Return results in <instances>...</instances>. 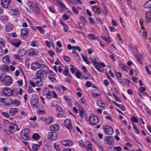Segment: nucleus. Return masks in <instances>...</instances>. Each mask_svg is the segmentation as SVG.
I'll list each match as a JSON object with an SVG mask.
<instances>
[{
  "label": "nucleus",
  "instance_id": "1",
  "mask_svg": "<svg viewBox=\"0 0 151 151\" xmlns=\"http://www.w3.org/2000/svg\"><path fill=\"white\" fill-rule=\"evenodd\" d=\"M89 121L91 125H94L97 124L99 121L97 117L94 114H92L89 116Z\"/></svg>",
  "mask_w": 151,
  "mask_h": 151
},
{
  "label": "nucleus",
  "instance_id": "2",
  "mask_svg": "<svg viewBox=\"0 0 151 151\" xmlns=\"http://www.w3.org/2000/svg\"><path fill=\"white\" fill-rule=\"evenodd\" d=\"M43 72L46 74L47 73L46 70H38L36 73V77L34 78L38 81H37V82H39L40 83H42L43 84V82L42 81V78L43 76Z\"/></svg>",
  "mask_w": 151,
  "mask_h": 151
},
{
  "label": "nucleus",
  "instance_id": "3",
  "mask_svg": "<svg viewBox=\"0 0 151 151\" xmlns=\"http://www.w3.org/2000/svg\"><path fill=\"white\" fill-rule=\"evenodd\" d=\"M29 132L30 130L28 129H25L22 130L21 134L22 139L25 140H28L29 139Z\"/></svg>",
  "mask_w": 151,
  "mask_h": 151
},
{
  "label": "nucleus",
  "instance_id": "4",
  "mask_svg": "<svg viewBox=\"0 0 151 151\" xmlns=\"http://www.w3.org/2000/svg\"><path fill=\"white\" fill-rule=\"evenodd\" d=\"M102 128L106 134L111 135L113 133V130L112 128L109 125L103 126Z\"/></svg>",
  "mask_w": 151,
  "mask_h": 151
},
{
  "label": "nucleus",
  "instance_id": "5",
  "mask_svg": "<svg viewBox=\"0 0 151 151\" xmlns=\"http://www.w3.org/2000/svg\"><path fill=\"white\" fill-rule=\"evenodd\" d=\"M105 143L108 145H113L114 143V139L111 136H106L104 137Z\"/></svg>",
  "mask_w": 151,
  "mask_h": 151
},
{
  "label": "nucleus",
  "instance_id": "6",
  "mask_svg": "<svg viewBox=\"0 0 151 151\" xmlns=\"http://www.w3.org/2000/svg\"><path fill=\"white\" fill-rule=\"evenodd\" d=\"M2 92L5 96H10L13 94L12 90L8 87H4L2 89Z\"/></svg>",
  "mask_w": 151,
  "mask_h": 151
},
{
  "label": "nucleus",
  "instance_id": "7",
  "mask_svg": "<svg viewBox=\"0 0 151 151\" xmlns=\"http://www.w3.org/2000/svg\"><path fill=\"white\" fill-rule=\"evenodd\" d=\"M37 79L34 78L32 80V81L30 80L29 81V83L30 85L32 86L33 87H36V85L37 86H41L43 84L37 82Z\"/></svg>",
  "mask_w": 151,
  "mask_h": 151
},
{
  "label": "nucleus",
  "instance_id": "8",
  "mask_svg": "<svg viewBox=\"0 0 151 151\" xmlns=\"http://www.w3.org/2000/svg\"><path fill=\"white\" fill-rule=\"evenodd\" d=\"M58 134L56 132H49L48 133V137L50 139L55 140L57 137Z\"/></svg>",
  "mask_w": 151,
  "mask_h": 151
},
{
  "label": "nucleus",
  "instance_id": "9",
  "mask_svg": "<svg viewBox=\"0 0 151 151\" xmlns=\"http://www.w3.org/2000/svg\"><path fill=\"white\" fill-rule=\"evenodd\" d=\"M105 65L104 64L101 62H99L98 64L96 65L95 67L99 71L102 72L103 71V69L102 68L105 67Z\"/></svg>",
  "mask_w": 151,
  "mask_h": 151
},
{
  "label": "nucleus",
  "instance_id": "10",
  "mask_svg": "<svg viewBox=\"0 0 151 151\" xmlns=\"http://www.w3.org/2000/svg\"><path fill=\"white\" fill-rule=\"evenodd\" d=\"M18 127L17 125L13 123H10L9 127V130L10 132H11L12 131H16L18 130L17 129Z\"/></svg>",
  "mask_w": 151,
  "mask_h": 151
},
{
  "label": "nucleus",
  "instance_id": "11",
  "mask_svg": "<svg viewBox=\"0 0 151 151\" xmlns=\"http://www.w3.org/2000/svg\"><path fill=\"white\" fill-rule=\"evenodd\" d=\"M4 81L5 85L6 86H9L12 83V80L11 77L7 75Z\"/></svg>",
  "mask_w": 151,
  "mask_h": 151
},
{
  "label": "nucleus",
  "instance_id": "12",
  "mask_svg": "<svg viewBox=\"0 0 151 151\" xmlns=\"http://www.w3.org/2000/svg\"><path fill=\"white\" fill-rule=\"evenodd\" d=\"M64 125L69 130L71 129L72 128V126L70 120L69 119H67L65 120Z\"/></svg>",
  "mask_w": 151,
  "mask_h": 151
},
{
  "label": "nucleus",
  "instance_id": "13",
  "mask_svg": "<svg viewBox=\"0 0 151 151\" xmlns=\"http://www.w3.org/2000/svg\"><path fill=\"white\" fill-rule=\"evenodd\" d=\"M10 2V0H1V4L3 8H6Z\"/></svg>",
  "mask_w": 151,
  "mask_h": 151
},
{
  "label": "nucleus",
  "instance_id": "14",
  "mask_svg": "<svg viewBox=\"0 0 151 151\" xmlns=\"http://www.w3.org/2000/svg\"><path fill=\"white\" fill-rule=\"evenodd\" d=\"M32 69L35 70L36 69L40 68V64L37 62L32 63L31 65Z\"/></svg>",
  "mask_w": 151,
  "mask_h": 151
},
{
  "label": "nucleus",
  "instance_id": "15",
  "mask_svg": "<svg viewBox=\"0 0 151 151\" xmlns=\"http://www.w3.org/2000/svg\"><path fill=\"white\" fill-rule=\"evenodd\" d=\"M42 145V143L40 141L38 142V144H34L32 146V150L33 151H37Z\"/></svg>",
  "mask_w": 151,
  "mask_h": 151
},
{
  "label": "nucleus",
  "instance_id": "16",
  "mask_svg": "<svg viewBox=\"0 0 151 151\" xmlns=\"http://www.w3.org/2000/svg\"><path fill=\"white\" fill-rule=\"evenodd\" d=\"M60 129V127L58 125L56 124H54L52 125L50 127V129L52 132L57 131Z\"/></svg>",
  "mask_w": 151,
  "mask_h": 151
},
{
  "label": "nucleus",
  "instance_id": "17",
  "mask_svg": "<svg viewBox=\"0 0 151 151\" xmlns=\"http://www.w3.org/2000/svg\"><path fill=\"white\" fill-rule=\"evenodd\" d=\"M72 142L70 140H67L65 141H63L62 142V144L63 145L66 146H71L72 145Z\"/></svg>",
  "mask_w": 151,
  "mask_h": 151
},
{
  "label": "nucleus",
  "instance_id": "18",
  "mask_svg": "<svg viewBox=\"0 0 151 151\" xmlns=\"http://www.w3.org/2000/svg\"><path fill=\"white\" fill-rule=\"evenodd\" d=\"M34 99L31 102V104H37L38 102V96L37 95L34 94L33 95Z\"/></svg>",
  "mask_w": 151,
  "mask_h": 151
},
{
  "label": "nucleus",
  "instance_id": "19",
  "mask_svg": "<svg viewBox=\"0 0 151 151\" xmlns=\"http://www.w3.org/2000/svg\"><path fill=\"white\" fill-rule=\"evenodd\" d=\"M145 15L146 22L149 23L151 22V15L150 12H146Z\"/></svg>",
  "mask_w": 151,
  "mask_h": 151
},
{
  "label": "nucleus",
  "instance_id": "20",
  "mask_svg": "<svg viewBox=\"0 0 151 151\" xmlns=\"http://www.w3.org/2000/svg\"><path fill=\"white\" fill-rule=\"evenodd\" d=\"M29 54L30 56L36 55H37L38 52L36 50L34 49H30L29 50Z\"/></svg>",
  "mask_w": 151,
  "mask_h": 151
},
{
  "label": "nucleus",
  "instance_id": "21",
  "mask_svg": "<svg viewBox=\"0 0 151 151\" xmlns=\"http://www.w3.org/2000/svg\"><path fill=\"white\" fill-rule=\"evenodd\" d=\"M2 70L5 72H7L10 70L9 66L6 65H4L1 67Z\"/></svg>",
  "mask_w": 151,
  "mask_h": 151
},
{
  "label": "nucleus",
  "instance_id": "22",
  "mask_svg": "<svg viewBox=\"0 0 151 151\" xmlns=\"http://www.w3.org/2000/svg\"><path fill=\"white\" fill-rule=\"evenodd\" d=\"M54 120V118L53 117H50L45 119V124L49 125L51 124Z\"/></svg>",
  "mask_w": 151,
  "mask_h": 151
},
{
  "label": "nucleus",
  "instance_id": "23",
  "mask_svg": "<svg viewBox=\"0 0 151 151\" xmlns=\"http://www.w3.org/2000/svg\"><path fill=\"white\" fill-rule=\"evenodd\" d=\"M18 111V109L17 108H12L9 111L10 113L12 116H13Z\"/></svg>",
  "mask_w": 151,
  "mask_h": 151
},
{
  "label": "nucleus",
  "instance_id": "24",
  "mask_svg": "<svg viewBox=\"0 0 151 151\" xmlns=\"http://www.w3.org/2000/svg\"><path fill=\"white\" fill-rule=\"evenodd\" d=\"M13 29L12 25L10 24L6 25L5 27V30L6 32H10Z\"/></svg>",
  "mask_w": 151,
  "mask_h": 151
},
{
  "label": "nucleus",
  "instance_id": "25",
  "mask_svg": "<svg viewBox=\"0 0 151 151\" xmlns=\"http://www.w3.org/2000/svg\"><path fill=\"white\" fill-rule=\"evenodd\" d=\"M21 34L22 36L27 35L28 34V29L26 28L22 29L21 31Z\"/></svg>",
  "mask_w": 151,
  "mask_h": 151
},
{
  "label": "nucleus",
  "instance_id": "26",
  "mask_svg": "<svg viewBox=\"0 0 151 151\" xmlns=\"http://www.w3.org/2000/svg\"><path fill=\"white\" fill-rule=\"evenodd\" d=\"M26 53V51L24 49H19L18 52L19 55L20 56H23Z\"/></svg>",
  "mask_w": 151,
  "mask_h": 151
},
{
  "label": "nucleus",
  "instance_id": "27",
  "mask_svg": "<svg viewBox=\"0 0 151 151\" xmlns=\"http://www.w3.org/2000/svg\"><path fill=\"white\" fill-rule=\"evenodd\" d=\"M51 147L48 145H45L43 147V151H51Z\"/></svg>",
  "mask_w": 151,
  "mask_h": 151
},
{
  "label": "nucleus",
  "instance_id": "28",
  "mask_svg": "<svg viewBox=\"0 0 151 151\" xmlns=\"http://www.w3.org/2000/svg\"><path fill=\"white\" fill-rule=\"evenodd\" d=\"M93 11L96 13L99 14L101 13V11L99 8L96 7V6H93L92 8Z\"/></svg>",
  "mask_w": 151,
  "mask_h": 151
},
{
  "label": "nucleus",
  "instance_id": "29",
  "mask_svg": "<svg viewBox=\"0 0 151 151\" xmlns=\"http://www.w3.org/2000/svg\"><path fill=\"white\" fill-rule=\"evenodd\" d=\"M2 61L6 63H8L10 62L8 56L6 55L3 57L2 58Z\"/></svg>",
  "mask_w": 151,
  "mask_h": 151
},
{
  "label": "nucleus",
  "instance_id": "30",
  "mask_svg": "<svg viewBox=\"0 0 151 151\" xmlns=\"http://www.w3.org/2000/svg\"><path fill=\"white\" fill-rule=\"evenodd\" d=\"M7 76V75L4 73H1L0 76V81L1 82L5 81Z\"/></svg>",
  "mask_w": 151,
  "mask_h": 151
},
{
  "label": "nucleus",
  "instance_id": "31",
  "mask_svg": "<svg viewBox=\"0 0 151 151\" xmlns=\"http://www.w3.org/2000/svg\"><path fill=\"white\" fill-rule=\"evenodd\" d=\"M32 138L38 140L40 139L41 136L37 133L34 134L32 136Z\"/></svg>",
  "mask_w": 151,
  "mask_h": 151
},
{
  "label": "nucleus",
  "instance_id": "32",
  "mask_svg": "<svg viewBox=\"0 0 151 151\" xmlns=\"http://www.w3.org/2000/svg\"><path fill=\"white\" fill-rule=\"evenodd\" d=\"M11 102L14 106H17L20 104V102L18 100L15 99L14 100H11Z\"/></svg>",
  "mask_w": 151,
  "mask_h": 151
},
{
  "label": "nucleus",
  "instance_id": "33",
  "mask_svg": "<svg viewBox=\"0 0 151 151\" xmlns=\"http://www.w3.org/2000/svg\"><path fill=\"white\" fill-rule=\"evenodd\" d=\"M144 6L146 8H148L151 7V0H149L146 2L144 5Z\"/></svg>",
  "mask_w": 151,
  "mask_h": 151
},
{
  "label": "nucleus",
  "instance_id": "34",
  "mask_svg": "<svg viewBox=\"0 0 151 151\" xmlns=\"http://www.w3.org/2000/svg\"><path fill=\"white\" fill-rule=\"evenodd\" d=\"M0 131L1 132H5L6 134H8V131L6 130L4 128V126L2 125L1 124H0Z\"/></svg>",
  "mask_w": 151,
  "mask_h": 151
},
{
  "label": "nucleus",
  "instance_id": "35",
  "mask_svg": "<svg viewBox=\"0 0 151 151\" xmlns=\"http://www.w3.org/2000/svg\"><path fill=\"white\" fill-rule=\"evenodd\" d=\"M10 11L12 14L14 15H17L19 13L18 11L15 9H12L10 10Z\"/></svg>",
  "mask_w": 151,
  "mask_h": 151
},
{
  "label": "nucleus",
  "instance_id": "36",
  "mask_svg": "<svg viewBox=\"0 0 151 151\" xmlns=\"http://www.w3.org/2000/svg\"><path fill=\"white\" fill-rule=\"evenodd\" d=\"M48 78L51 82L54 83H56L57 82L56 79L54 77H51V76H48Z\"/></svg>",
  "mask_w": 151,
  "mask_h": 151
},
{
  "label": "nucleus",
  "instance_id": "37",
  "mask_svg": "<svg viewBox=\"0 0 151 151\" xmlns=\"http://www.w3.org/2000/svg\"><path fill=\"white\" fill-rule=\"evenodd\" d=\"M37 112L40 114H42L45 113V111L42 108H40L37 110Z\"/></svg>",
  "mask_w": 151,
  "mask_h": 151
},
{
  "label": "nucleus",
  "instance_id": "38",
  "mask_svg": "<svg viewBox=\"0 0 151 151\" xmlns=\"http://www.w3.org/2000/svg\"><path fill=\"white\" fill-rule=\"evenodd\" d=\"M98 60V58H94L93 59L92 63L94 65L95 67V66L99 63Z\"/></svg>",
  "mask_w": 151,
  "mask_h": 151
},
{
  "label": "nucleus",
  "instance_id": "39",
  "mask_svg": "<svg viewBox=\"0 0 151 151\" xmlns=\"http://www.w3.org/2000/svg\"><path fill=\"white\" fill-rule=\"evenodd\" d=\"M81 56L84 61L87 64L89 65L90 63L88 61L87 57L85 56H83L82 54H81Z\"/></svg>",
  "mask_w": 151,
  "mask_h": 151
},
{
  "label": "nucleus",
  "instance_id": "40",
  "mask_svg": "<svg viewBox=\"0 0 151 151\" xmlns=\"http://www.w3.org/2000/svg\"><path fill=\"white\" fill-rule=\"evenodd\" d=\"M101 37L103 40L106 41L108 43H109L111 42V40L109 38H107L104 36L101 35Z\"/></svg>",
  "mask_w": 151,
  "mask_h": 151
},
{
  "label": "nucleus",
  "instance_id": "41",
  "mask_svg": "<svg viewBox=\"0 0 151 151\" xmlns=\"http://www.w3.org/2000/svg\"><path fill=\"white\" fill-rule=\"evenodd\" d=\"M60 113H58V116L59 117L61 118L62 116L64 114V112L63 111L61 107H60Z\"/></svg>",
  "mask_w": 151,
  "mask_h": 151
},
{
  "label": "nucleus",
  "instance_id": "42",
  "mask_svg": "<svg viewBox=\"0 0 151 151\" xmlns=\"http://www.w3.org/2000/svg\"><path fill=\"white\" fill-rule=\"evenodd\" d=\"M9 17L7 16H3L1 17V20L4 21H7L8 20Z\"/></svg>",
  "mask_w": 151,
  "mask_h": 151
},
{
  "label": "nucleus",
  "instance_id": "43",
  "mask_svg": "<svg viewBox=\"0 0 151 151\" xmlns=\"http://www.w3.org/2000/svg\"><path fill=\"white\" fill-rule=\"evenodd\" d=\"M35 11L36 13L37 14H40L39 11L40 10V8L39 6L37 4H36L35 5Z\"/></svg>",
  "mask_w": 151,
  "mask_h": 151
},
{
  "label": "nucleus",
  "instance_id": "44",
  "mask_svg": "<svg viewBox=\"0 0 151 151\" xmlns=\"http://www.w3.org/2000/svg\"><path fill=\"white\" fill-rule=\"evenodd\" d=\"M115 76L117 79H119L122 77V75L120 72H118L115 74Z\"/></svg>",
  "mask_w": 151,
  "mask_h": 151
},
{
  "label": "nucleus",
  "instance_id": "45",
  "mask_svg": "<svg viewBox=\"0 0 151 151\" xmlns=\"http://www.w3.org/2000/svg\"><path fill=\"white\" fill-rule=\"evenodd\" d=\"M87 36L88 38L90 40H95L96 39L95 37L93 35L91 34H88L87 35Z\"/></svg>",
  "mask_w": 151,
  "mask_h": 151
},
{
  "label": "nucleus",
  "instance_id": "46",
  "mask_svg": "<svg viewBox=\"0 0 151 151\" xmlns=\"http://www.w3.org/2000/svg\"><path fill=\"white\" fill-rule=\"evenodd\" d=\"M36 28L40 32L44 34V33L45 31L44 30L40 27H37Z\"/></svg>",
  "mask_w": 151,
  "mask_h": 151
},
{
  "label": "nucleus",
  "instance_id": "47",
  "mask_svg": "<svg viewBox=\"0 0 151 151\" xmlns=\"http://www.w3.org/2000/svg\"><path fill=\"white\" fill-rule=\"evenodd\" d=\"M63 58L67 62H69L70 60V58L67 56L64 55Z\"/></svg>",
  "mask_w": 151,
  "mask_h": 151
},
{
  "label": "nucleus",
  "instance_id": "48",
  "mask_svg": "<svg viewBox=\"0 0 151 151\" xmlns=\"http://www.w3.org/2000/svg\"><path fill=\"white\" fill-rule=\"evenodd\" d=\"M51 92L50 91L47 94V98L48 99H51L52 97V95L51 94Z\"/></svg>",
  "mask_w": 151,
  "mask_h": 151
},
{
  "label": "nucleus",
  "instance_id": "49",
  "mask_svg": "<svg viewBox=\"0 0 151 151\" xmlns=\"http://www.w3.org/2000/svg\"><path fill=\"white\" fill-rule=\"evenodd\" d=\"M86 150L88 151H92V145L91 144L86 147Z\"/></svg>",
  "mask_w": 151,
  "mask_h": 151
},
{
  "label": "nucleus",
  "instance_id": "50",
  "mask_svg": "<svg viewBox=\"0 0 151 151\" xmlns=\"http://www.w3.org/2000/svg\"><path fill=\"white\" fill-rule=\"evenodd\" d=\"M58 104V102L56 101H54L52 102V106H57Z\"/></svg>",
  "mask_w": 151,
  "mask_h": 151
},
{
  "label": "nucleus",
  "instance_id": "51",
  "mask_svg": "<svg viewBox=\"0 0 151 151\" xmlns=\"http://www.w3.org/2000/svg\"><path fill=\"white\" fill-rule=\"evenodd\" d=\"M131 121L132 122L137 123L138 122L136 118L134 116H133L131 118Z\"/></svg>",
  "mask_w": 151,
  "mask_h": 151
},
{
  "label": "nucleus",
  "instance_id": "52",
  "mask_svg": "<svg viewBox=\"0 0 151 151\" xmlns=\"http://www.w3.org/2000/svg\"><path fill=\"white\" fill-rule=\"evenodd\" d=\"M133 129L134 130V132L136 133L139 134V131L138 129L137 128L136 126L134 125L133 127Z\"/></svg>",
  "mask_w": 151,
  "mask_h": 151
},
{
  "label": "nucleus",
  "instance_id": "53",
  "mask_svg": "<svg viewBox=\"0 0 151 151\" xmlns=\"http://www.w3.org/2000/svg\"><path fill=\"white\" fill-rule=\"evenodd\" d=\"M92 96L96 98H98L100 96V95L99 93H93L92 94Z\"/></svg>",
  "mask_w": 151,
  "mask_h": 151
},
{
  "label": "nucleus",
  "instance_id": "54",
  "mask_svg": "<svg viewBox=\"0 0 151 151\" xmlns=\"http://www.w3.org/2000/svg\"><path fill=\"white\" fill-rule=\"evenodd\" d=\"M68 71V68H65L64 71H63V73L64 74H65L66 76H68V74L69 73Z\"/></svg>",
  "mask_w": 151,
  "mask_h": 151
},
{
  "label": "nucleus",
  "instance_id": "55",
  "mask_svg": "<svg viewBox=\"0 0 151 151\" xmlns=\"http://www.w3.org/2000/svg\"><path fill=\"white\" fill-rule=\"evenodd\" d=\"M40 68H45V70H46V71L48 70V67H47V66H46L44 64L40 65Z\"/></svg>",
  "mask_w": 151,
  "mask_h": 151
},
{
  "label": "nucleus",
  "instance_id": "56",
  "mask_svg": "<svg viewBox=\"0 0 151 151\" xmlns=\"http://www.w3.org/2000/svg\"><path fill=\"white\" fill-rule=\"evenodd\" d=\"M96 19L97 20V23L101 24H103V22L101 21V19L97 17L96 18Z\"/></svg>",
  "mask_w": 151,
  "mask_h": 151
},
{
  "label": "nucleus",
  "instance_id": "57",
  "mask_svg": "<svg viewBox=\"0 0 151 151\" xmlns=\"http://www.w3.org/2000/svg\"><path fill=\"white\" fill-rule=\"evenodd\" d=\"M21 44V42H18L16 43H13V45L17 47H18L20 44Z\"/></svg>",
  "mask_w": 151,
  "mask_h": 151
},
{
  "label": "nucleus",
  "instance_id": "58",
  "mask_svg": "<svg viewBox=\"0 0 151 151\" xmlns=\"http://www.w3.org/2000/svg\"><path fill=\"white\" fill-rule=\"evenodd\" d=\"M1 114L4 116H5L6 117H8L9 116V114L6 112H3L1 113Z\"/></svg>",
  "mask_w": 151,
  "mask_h": 151
},
{
  "label": "nucleus",
  "instance_id": "59",
  "mask_svg": "<svg viewBox=\"0 0 151 151\" xmlns=\"http://www.w3.org/2000/svg\"><path fill=\"white\" fill-rule=\"evenodd\" d=\"M49 73H50V75L51 77H54L56 76V75L51 70H49Z\"/></svg>",
  "mask_w": 151,
  "mask_h": 151
},
{
  "label": "nucleus",
  "instance_id": "60",
  "mask_svg": "<svg viewBox=\"0 0 151 151\" xmlns=\"http://www.w3.org/2000/svg\"><path fill=\"white\" fill-rule=\"evenodd\" d=\"M72 10L73 11L74 13L78 14V10L74 6H73L72 7Z\"/></svg>",
  "mask_w": 151,
  "mask_h": 151
},
{
  "label": "nucleus",
  "instance_id": "61",
  "mask_svg": "<svg viewBox=\"0 0 151 151\" xmlns=\"http://www.w3.org/2000/svg\"><path fill=\"white\" fill-rule=\"evenodd\" d=\"M63 19L65 20H67L68 19L69 17L68 15L65 14H64L63 16Z\"/></svg>",
  "mask_w": 151,
  "mask_h": 151
},
{
  "label": "nucleus",
  "instance_id": "62",
  "mask_svg": "<svg viewBox=\"0 0 151 151\" xmlns=\"http://www.w3.org/2000/svg\"><path fill=\"white\" fill-rule=\"evenodd\" d=\"M114 150H116L117 151H121V148L120 146H117L116 147H114Z\"/></svg>",
  "mask_w": 151,
  "mask_h": 151
},
{
  "label": "nucleus",
  "instance_id": "63",
  "mask_svg": "<svg viewBox=\"0 0 151 151\" xmlns=\"http://www.w3.org/2000/svg\"><path fill=\"white\" fill-rule=\"evenodd\" d=\"M48 53L50 54V56L52 57L53 55L55 54L54 52L51 50H49L48 51Z\"/></svg>",
  "mask_w": 151,
  "mask_h": 151
},
{
  "label": "nucleus",
  "instance_id": "64",
  "mask_svg": "<svg viewBox=\"0 0 151 151\" xmlns=\"http://www.w3.org/2000/svg\"><path fill=\"white\" fill-rule=\"evenodd\" d=\"M76 75L78 78H79L80 77L81 74L79 72L77 71L76 72Z\"/></svg>",
  "mask_w": 151,
  "mask_h": 151
}]
</instances>
